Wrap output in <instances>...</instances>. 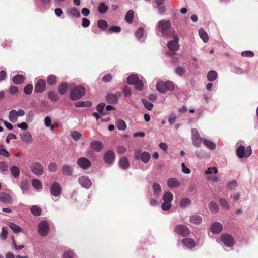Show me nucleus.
I'll list each match as a JSON object with an SVG mask.
<instances>
[{"mask_svg":"<svg viewBox=\"0 0 258 258\" xmlns=\"http://www.w3.org/2000/svg\"><path fill=\"white\" fill-rule=\"evenodd\" d=\"M191 139L193 145L196 147H200L203 140L197 129L192 128L191 130Z\"/></svg>","mask_w":258,"mask_h":258,"instance_id":"obj_7","label":"nucleus"},{"mask_svg":"<svg viewBox=\"0 0 258 258\" xmlns=\"http://www.w3.org/2000/svg\"><path fill=\"white\" fill-rule=\"evenodd\" d=\"M203 142L204 144L210 150H214L216 148L215 144L207 139H203Z\"/></svg>","mask_w":258,"mask_h":258,"instance_id":"obj_32","label":"nucleus"},{"mask_svg":"<svg viewBox=\"0 0 258 258\" xmlns=\"http://www.w3.org/2000/svg\"><path fill=\"white\" fill-rule=\"evenodd\" d=\"M134 11L132 10H130L125 15V20L128 23H131L133 22L134 18Z\"/></svg>","mask_w":258,"mask_h":258,"instance_id":"obj_45","label":"nucleus"},{"mask_svg":"<svg viewBox=\"0 0 258 258\" xmlns=\"http://www.w3.org/2000/svg\"><path fill=\"white\" fill-rule=\"evenodd\" d=\"M32 185L37 190H39L42 187L41 182L38 179H33L32 180Z\"/></svg>","mask_w":258,"mask_h":258,"instance_id":"obj_39","label":"nucleus"},{"mask_svg":"<svg viewBox=\"0 0 258 258\" xmlns=\"http://www.w3.org/2000/svg\"><path fill=\"white\" fill-rule=\"evenodd\" d=\"M185 69L181 67H178L175 69L176 73L180 76L182 75L183 74L185 73Z\"/></svg>","mask_w":258,"mask_h":258,"instance_id":"obj_64","label":"nucleus"},{"mask_svg":"<svg viewBox=\"0 0 258 258\" xmlns=\"http://www.w3.org/2000/svg\"><path fill=\"white\" fill-rule=\"evenodd\" d=\"M220 204L225 209H228L229 205L228 202L224 198H220L219 200Z\"/></svg>","mask_w":258,"mask_h":258,"instance_id":"obj_58","label":"nucleus"},{"mask_svg":"<svg viewBox=\"0 0 258 258\" xmlns=\"http://www.w3.org/2000/svg\"><path fill=\"white\" fill-rule=\"evenodd\" d=\"M57 165L56 163L51 162L48 165V170L52 172H56L57 170Z\"/></svg>","mask_w":258,"mask_h":258,"instance_id":"obj_57","label":"nucleus"},{"mask_svg":"<svg viewBox=\"0 0 258 258\" xmlns=\"http://www.w3.org/2000/svg\"><path fill=\"white\" fill-rule=\"evenodd\" d=\"M92 103L90 101H78L75 103L74 105L76 107H90Z\"/></svg>","mask_w":258,"mask_h":258,"instance_id":"obj_27","label":"nucleus"},{"mask_svg":"<svg viewBox=\"0 0 258 258\" xmlns=\"http://www.w3.org/2000/svg\"><path fill=\"white\" fill-rule=\"evenodd\" d=\"M190 221L195 224H199L202 222V217L197 214H194L190 217Z\"/></svg>","mask_w":258,"mask_h":258,"instance_id":"obj_23","label":"nucleus"},{"mask_svg":"<svg viewBox=\"0 0 258 258\" xmlns=\"http://www.w3.org/2000/svg\"><path fill=\"white\" fill-rule=\"evenodd\" d=\"M69 13L72 16L79 18L80 17V13L78 10L76 8H71L69 10Z\"/></svg>","mask_w":258,"mask_h":258,"instance_id":"obj_49","label":"nucleus"},{"mask_svg":"<svg viewBox=\"0 0 258 258\" xmlns=\"http://www.w3.org/2000/svg\"><path fill=\"white\" fill-rule=\"evenodd\" d=\"M153 189L155 194L159 195L161 193V188L160 185L158 183H154L153 185Z\"/></svg>","mask_w":258,"mask_h":258,"instance_id":"obj_52","label":"nucleus"},{"mask_svg":"<svg viewBox=\"0 0 258 258\" xmlns=\"http://www.w3.org/2000/svg\"><path fill=\"white\" fill-rule=\"evenodd\" d=\"M48 98L52 102H56L58 100L57 94L53 91H50L48 93Z\"/></svg>","mask_w":258,"mask_h":258,"instance_id":"obj_44","label":"nucleus"},{"mask_svg":"<svg viewBox=\"0 0 258 258\" xmlns=\"http://www.w3.org/2000/svg\"><path fill=\"white\" fill-rule=\"evenodd\" d=\"M74 252L70 249H67L64 252L63 258H75Z\"/></svg>","mask_w":258,"mask_h":258,"instance_id":"obj_53","label":"nucleus"},{"mask_svg":"<svg viewBox=\"0 0 258 258\" xmlns=\"http://www.w3.org/2000/svg\"><path fill=\"white\" fill-rule=\"evenodd\" d=\"M30 170L32 173L36 176H40L44 172V167L39 162H33L30 166Z\"/></svg>","mask_w":258,"mask_h":258,"instance_id":"obj_4","label":"nucleus"},{"mask_svg":"<svg viewBox=\"0 0 258 258\" xmlns=\"http://www.w3.org/2000/svg\"><path fill=\"white\" fill-rule=\"evenodd\" d=\"M251 153L252 150L250 146H247L245 148L244 146L241 145L236 150V154L239 158H247L251 155Z\"/></svg>","mask_w":258,"mask_h":258,"instance_id":"obj_5","label":"nucleus"},{"mask_svg":"<svg viewBox=\"0 0 258 258\" xmlns=\"http://www.w3.org/2000/svg\"><path fill=\"white\" fill-rule=\"evenodd\" d=\"M108 7L104 3H101L98 7V11L101 14H104L107 12Z\"/></svg>","mask_w":258,"mask_h":258,"instance_id":"obj_46","label":"nucleus"},{"mask_svg":"<svg viewBox=\"0 0 258 258\" xmlns=\"http://www.w3.org/2000/svg\"><path fill=\"white\" fill-rule=\"evenodd\" d=\"M179 38L177 36H174L173 40L168 42V48L171 51H176L179 49V44L178 43Z\"/></svg>","mask_w":258,"mask_h":258,"instance_id":"obj_11","label":"nucleus"},{"mask_svg":"<svg viewBox=\"0 0 258 258\" xmlns=\"http://www.w3.org/2000/svg\"><path fill=\"white\" fill-rule=\"evenodd\" d=\"M116 126L119 130H124L126 128V125L124 121L122 119H119L117 121Z\"/></svg>","mask_w":258,"mask_h":258,"instance_id":"obj_48","label":"nucleus"},{"mask_svg":"<svg viewBox=\"0 0 258 258\" xmlns=\"http://www.w3.org/2000/svg\"><path fill=\"white\" fill-rule=\"evenodd\" d=\"M62 172L63 175L68 176H71L73 175V168L69 165H65L62 167Z\"/></svg>","mask_w":258,"mask_h":258,"instance_id":"obj_19","label":"nucleus"},{"mask_svg":"<svg viewBox=\"0 0 258 258\" xmlns=\"http://www.w3.org/2000/svg\"><path fill=\"white\" fill-rule=\"evenodd\" d=\"M139 80L138 77L136 75H131L127 78V82L131 85H134Z\"/></svg>","mask_w":258,"mask_h":258,"instance_id":"obj_38","label":"nucleus"},{"mask_svg":"<svg viewBox=\"0 0 258 258\" xmlns=\"http://www.w3.org/2000/svg\"><path fill=\"white\" fill-rule=\"evenodd\" d=\"M134 85L135 89L137 90L141 91L143 89L144 85L142 81L139 79L138 81H137V83H136Z\"/></svg>","mask_w":258,"mask_h":258,"instance_id":"obj_59","label":"nucleus"},{"mask_svg":"<svg viewBox=\"0 0 258 258\" xmlns=\"http://www.w3.org/2000/svg\"><path fill=\"white\" fill-rule=\"evenodd\" d=\"M15 113V110L13 109L10 111L9 114V119L12 123H15L17 121Z\"/></svg>","mask_w":258,"mask_h":258,"instance_id":"obj_47","label":"nucleus"},{"mask_svg":"<svg viewBox=\"0 0 258 258\" xmlns=\"http://www.w3.org/2000/svg\"><path fill=\"white\" fill-rule=\"evenodd\" d=\"M150 158L151 156L150 153L146 151L143 152L141 155V159L144 163H148L149 161Z\"/></svg>","mask_w":258,"mask_h":258,"instance_id":"obj_35","label":"nucleus"},{"mask_svg":"<svg viewBox=\"0 0 258 258\" xmlns=\"http://www.w3.org/2000/svg\"><path fill=\"white\" fill-rule=\"evenodd\" d=\"M97 26L103 31L106 30L108 27V24L105 20L100 19L97 21Z\"/></svg>","mask_w":258,"mask_h":258,"instance_id":"obj_40","label":"nucleus"},{"mask_svg":"<svg viewBox=\"0 0 258 258\" xmlns=\"http://www.w3.org/2000/svg\"><path fill=\"white\" fill-rule=\"evenodd\" d=\"M77 164L83 169H87L91 166V162L86 157L79 158L77 161Z\"/></svg>","mask_w":258,"mask_h":258,"instance_id":"obj_12","label":"nucleus"},{"mask_svg":"<svg viewBox=\"0 0 258 258\" xmlns=\"http://www.w3.org/2000/svg\"><path fill=\"white\" fill-rule=\"evenodd\" d=\"M33 85L31 84L27 85L24 88V92L26 95H30L31 94L33 90Z\"/></svg>","mask_w":258,"mask_h":258,"instance_id":"obj_56","label":"nucleus"},{"mask_svg":"<svg viewBox=\"0 0 258 258\" xmlns=\"http://www.w3.org/2000/svg\"><path fill=\"white\" fill-rule=\"evenodd\" d=\"M30 211L35 216H40L41 214V208L37 205L32 206L30 208Z\"/></svg>","mask_w":258,"mask_h":258,"instance_id":"obj_26","label":"nucleus"},{"mask_svg":"<svg viewBox=\"0 0 258 258\" xmlns=\"http://www.w3.org/2000/svg\"><path fill=\"white\" fill-rule=\"evenodd\" d=\"M61 190L60 185L57 182L53 183L50 187L51 194L55 197H58L61 195Z\"/></svg>","mask_w":258,"mask_h":258,"instance_id":"obj_13","label":"nucleus"},{"mask_svg":"<svg viewBox=\"0 0 258 258\" xmlns=\"http://www.w3.org/2000/svg\"><path fill=\"white\" fill-rule=\"evenodd\" d=\"M171 25L170 20L163 19L159 21L157 27L163 35L170 36L172 35L170 30Z\"/></svg>","mask_w":258,"mask_h":258,"instance_id":"obj_1","label":"nucleus"},{"mask_svg":"<svg viewBox=\"0 0 258 258\" xmlns=\"http://www.w3.org/2000/svg\"><path fill=\"white\" fill-rule=\"evenodd\" d=\"M220 240L225 246L229 247L233 246L235 241L233 236L229 234L221 235Z\"/></svg>","mask_w":258,"mask_h":258,"instance_id":"obj_6","label":"nucleus"},{"mask_svg":"<svg viewBox=\"0 0 258 258\" xmlns=\"http://www.w3.org/2000/svg\"><path fill=\"white\" fill-rule=\"evenodd\" d=\"M143 34L144 29L143 28L140 27L137 30L136 33V36L138 39H140L143 37Z\"/></svg>","mask_w":258,"mask_h":258,"instance_id":"obj_60","label":"nucleus"},{"mask_svg":"<svg viewBox=\"0 0 258 258\" xmlns=\"http://www.w3.org/2000/svg\"><path fill=\"white\" fill-rule=\"evenodd\" d=\"M223 229V225L219 222H216L211 226V231L214 234L219 233Z\"/></svg>","mask_w":258,"mask_h":258,"instance_id":"obj_17","label":"nucleus"},{"mask_svg":"<svg viewBox=\"0 0 258 258\" xmlns=\"http://www.w3.org/2000/svg\"><path fill=\"white\" fill-rule=\"evenodd\" d=\"M38 232L42 236H46L49 232V225L46 221H42L38 225Z\"/></svg>","mask_w":258,"mask_h":258,"instance_id":"obj_10","label":"nucleus"},{"mask_svg":"<svg viewBox=\"0 0 258 258\" xmlns=\"http://www.w3.org/2000/svg\"><path fill=\"white\" fill-rule=\"evenodd\" d=\"M109 31L111 33H119L121 31V28L119 26H114L109 28Z\"/></svg>","mask_w":258,"mask_h":258,"instance_id":"obj_62","label":"nucleus"},{"mask_svg":"<svg viewBox=\"0 0 258 258\" xmlns=\"http://www.w3.org/2000/svg\"><path fill=\"white\" fill-rule=\"evenodd\" d=\"M22 141L26 143H30L32 142V138L31 134L27 132L24 134L20 135Z\"/></svg>","mask_w":258,"mask_h":258,"instance_id":"obj_25","label":"nucleus"},{"mask_svg":"<svg viewBox=\"0 0 258 258\" xmlns=\"http://www.w3.org/2000/svg\"><path fill=\"white\" fill-rule=\"evenodd\" d=\"M47 81L49 85H54L57 83V78L55 75H50L47 77Z\"/></svg>","mask_w":258,"mask_h":258,"instance_id":"obj_37","label":"nucleus"},{"mask_svg":"<svg viewBox=\"0 0 258 258\" xmlns=\"http://www.w3.org/2000/svg\"><path fill=\"white\" fill-rule=\"evenodd\" d=\"M171 204L168 202H164L161 205V208L163 211H167L171 209Z\"/></svg>","mask_w":258,"mask_h":258,"instance_id":"obj_61","label":"nucleus"},{"mask_svg":"<svg viewBox=\"0 0 258 258\" xmlns=\"http://www.w3.org/2000/svg\"><path fill=\"white\" fill-rule=\"evenodd\" d=\"M141 101L144 104V107L148 110L150 111L153 107V104L145 99H142Z\"/></svg>","mask_w":258,"mask_h":258,"instance_id":"obj_50","label":"nucleus"},{"mask_svg":"<svg viewBox=\"0 0 258 258\" xmlns=\"http://www.w3.org/2000/svg\"><path fill=\"white\" fill-rule=\"evenodd\" d=\"M191 203V200L188 198L182 199L180 201V206L182 208H185L187 206H189Z\"/></svg>","mask_w":258,"mask_h":258,"instance_id":"obj_51","label":"nucleus"},{"mask_svg":"<svg viewBox=\"0 0 258 258\" xmlns=\"http://www.w3.org/2000/svg\"><path fill=\"white\" fill-rule=\"evenodd\" d=\"M46 89V82L44 80H39L35 84L34 91L36 93H42Z\"/></svg>","mask_w":258,"mask_h":258,"instance_id":"obj_14","label":"nucleus"},{"mask_svg":"<svg viewBox=\"0 0 258 258\" xmlns=\"http://www.w3.org/2000/svg\"><path fill=\"white\" fill-rule=\"evenodd\" d=\"M175 232L183 237L188 236L190 232L189 228L183 225H177L175 228Z\"/></svg>","mask_w":258,"mask_h":258,"instance_id":"obj_8","label":"nucleus"},{"mask_svg":"<svg viewBox=\"0 0 258 258\" xmlns=\"http://www.w3.org/2000/svg\"><path fill=\"white\" fill-rule=\"evenodd\" d=\"M218 74L214 70H210L207 74V79L210 82L215 81L217 78Z\"/></svg>","mask_w":258,"mask_h":258,"instance_id":"obj_29","label":"nucleus"},{"mask_svg":"<svg viewBox=\"0 0 258 258\" xmlns=\"http://www.w3.org/2000/svg\"><path fill=\"white\" fill-rule=\"evenodd\" d=\"M199 33L200 38L203 40L204 42H207L208 41L209 37L207 33L205 32L203 28H201L199 30Z\"/></svg>","mask_w":258,"mask_h":258,"instance_id":"obj_33","label":"nucleus"},{"mask_svg":"<svg viewBox=\"0 0 258 258\" xmlns=\"http://www.w3.org/2000/svg\"><path fill=\"white\" fill-rule=\"evenodd\" d=\"M105 104L104 103H100L97 106V110L101 115H106L108 114L104 109Z\"/></svg>","mask_w":258,"mask_h":258,"instance_id":"obj_34","label":"nucleus"},{"mask_svg":"<svg viewBox=\"0 0 258 258\" xmlns=\"http://www.w3.org/2000/svg\"><path fill=\"white\" fill-rule=\"evenodd\" d=\"M68 89V84L66 83H62L58 87V92L60 95H63L67 92Z\"/></svg>","mask_w":258,"mask_h":258,"instance_id":"obj_30","label":"nucleus"},{"mask_svg":"<svg viewBox=\"0 0 258 258\" xmlns=\"http://www.w3.org/2000/svg\"><path fill=\"white\" fill-rule=\"evenodd\" d=\"M10 172L12 175L15 178H18L20 175L19 168L16 166H12L10 168Z\"/></svg>","mask_w":258,"mask_h":258,"instance_id":"obj_31","label":"nucleus"},{"mask_svg":"<svg viewBox=\"0 0 258 258\" xmlns=\"http://www.w3.org/2000/svg\"><path fill=\"white\" fill-rule=\"evenodd\" d=\"M119 166L122 169H127L130 166V162L126 157H122L119 161Z\"/></svg>","mask_w":258,"mask_h":258,"instance_id":"obj_22","label":"nucleus"},{"mask_svg":"<svg viewBox=\"0 0 258 258\" xmlns=\"http://www.w3.org/2000/svg\"><path fill=\"white\" fill-rule=\"evenodd\" d=\"M78 181L80 184L84 188H89L91 186V181L85 176H82L79 178Z\"/></svg>","mask_w":258,"mask_h":258,"instance_id":"obj_16","label":"nucleus"},{"mask_svg":"<svg viewBox=\"0 0 258 258\" xmlns=\"http://www.w3.org/2000/svg\"><path fill=\"white\" fill-rule=\"evenodd\" d=\"M210 210L213 213H217L219 210L218 205L214 202L211 201L209 204Z\"/></svg>","mask_w":258,"mask_h":258,"instance_id":"obj_42","label":"nucleus"},{"mask_svg":"<svg viewBox=\"0 0 258 258\" xmlns=\"http://www.w3.org/2000/svg\"><path fill=\"white\" fill-rule=\"evenodd\" d=\"M196 155L200 158H203L209 156L208 155H207L206 153L203 150H197L195 152Z\"/></svg>","mask_w":258,"mask_h":258,"instance_id":"obj_55","label":"nucleus"},{"mask_svg":"<svg viewBox=\"0 0 258 258\" xmlns=\"http://www.w3.org/2000/svg\"><path fill=\"white\" fill-rule=\"evenodd\" d=\"M85 88L83 86H75L70 91V98L72 100L81 98L85 94Z\"/></svg>","mask_w":258,"mask_h":258,"instance_id":"obj_2","label":"nucleus"},{"mask_svg":"<svg viewBox=\"0 0 258 258\" xmlns=\"http://www.w3.org/2000/svg\"><path fill=\"white\" fill-rule=\"evenodd\" d=\"M71 135L72 138L75 141L80 139L82 137V134L77 131L72 132Z\"/></svg>","mask_w":258,"mask_h":258,"instance_id":"obj_54","label":"nucleus"},{"mask_svg":"<svg viewBox=\"0 0 258 258\" xmlns=\"http://www.w3.org/2000/svg\"><path fill=\"white\" fill-rule=\"evenodd\" d=\"M182 243L184 246L188 248H194L195 245V241L191 238H184L182 240Z\"/></svg>","mask_w":258,"mask_h":258,"instance_id":"obj_20","label":"nucleus"},{"mask_svg":"<svg viewBox=\"0 0 258 258\" xmlns=\"http://www.w3.org/2000/svg\"><path fill=\"white\" fill-rule=\"evenodd\" d=\"M91 147L96 152H100L103 148V144L99 141H94L91 143Z\"/></svg>","mask_w":258,"mask_h":258,"instance_id":"obj_18","label":"nucleus"},{"mask_svg":"<svg viewBox=\"0 0 258 258\" xmlns=\"http://www.w3.org/2000/svg\"><path fill=\"white\" fill-rule=\"evenodd\" d=\"M156 88L158 91L164 93L167 91H172L174 89L173 83L169 81L159 82L157 83Z\"/></svg>","mask_w":258,"mask_h":258,"instance_id":"obj_3","label":"nucleus"},{"mask_svg":"<svg viewBox=\"0 0 258 258\" xmlns=\"http://www.w3.org/2000/svg\"><path fill=\"white\" fill-rule=\"evenodd\" d=\"M115 159V154L113 151L110 150L107 151L104 155V160L105 162L110 164Z\"/></svg>","mask_w":258,"mask_h":258,"instance_id":"obj_15","label":"nucleus"},{"mask_svg":"<svg viewBox=\"0 0 258 258\" xmlns=\"http://www.w3.org/2000/svg\"><path fill=\"white\" fill-rule=\"evenodd\" d=\"M24 78L22 75H17L13 78L14 83L16 84H20L23 82Z\"/></svg>","mask_w":258,"mask_h":258,"instance_id":"obj_41","label":"nucleus"},{"mask_svg":"<svg viewBox=\"0 0 258 258\" xmlns=\"http://www.w3.org/2000/svg\"><path fill=\"white\" fill-rule=\"evenodd\" d=\"M8 226L11 228V229L16 234L22 232V229L21 228V227L14 223L10 222L8 224Z\"/></svg>","mask_w":258,"mask_h":258,"instance_id":"obj_28","label":"nucleus"},{"mask_svg":"<svg viewBox=\"0 0 258 258\" xmlns=\"http://www.w3.org/2000/svg\"><path fill=\"white\" fill-rule=\"evenodd\" d=\"M167 185L170 188H174L178 186L180 183L175 178H171L167 180Z\"/></svg>","mask_w":258,"mask_h":258,"instance_id":"obj_21","label":"nucleus"},{"mask_svg":"<svg viewBox=\"0 0 258 258\" xmlns=\"http://www.w3.org/2000/svg\"><path fill=\"white\" fill-rule=\"evenodd\" d=\"M163 198L164 202L171 203L173 199V196L171 192L168 191L164 195Z\"/></svg>","mask_w":258,"mask_h":258,"instance_id":"obj_43","label":"nucleus"},{"mask_svg":"<svg viewBox=\"0 0 258 258\" xmlns=\"http://www.w3.org/2000/svg\"><path fill=\"white\" fill-rule=\"evenodd\" d=\"M121 92H116L115 94H107L106 97L107 101L111 104H116L118 102V99L121 96Z\"/></svg>","mask_w":258,"mask_h":258,"instance_id":"obj_9","label":"nucleus"},{"mask_svg":"<svg viewBox=\"0 0 258 258\" xmlns=\"http://www.w3.org/2000/svg\"><path fill=\"white\" fill-rule=\"evenodd\" d=\"M20 188L23 193H26L29 189V182L27 179H25L21 181L20 183Z\"/></svg>","mask_w":258,"mask_h":258,"instance_id":"obj_24","label":"nucleus"},{"mask_svg":"<svg viewBox=\"0 0 258 258\" xmlns=\"http://www.w3.org/2000/svg\"><path fill=\"white\" fill-rule=\"evenodd\" d=\"M241 56L243 57H252L254 56V53L251 51H245L241 53Z\"/></svg>","mask_w":258,"mask_h":258,"instance_id":"obj_63","label":"nucleus"},{"mask_svg":"<svg viewBox=\"0 0 258 258\" xmlns=\"http://www.w3.org/2000/svg\"><path fill=\"white\" fill-rule=\"evenodd\" d=\"M12 201V197L9 195L4 194L0 195V201L2 203H10Z\"/></svg>","mask_w":258,"mask_h":258,"instance_id":"obj_36","label":"nucleus"}]
</instances>
